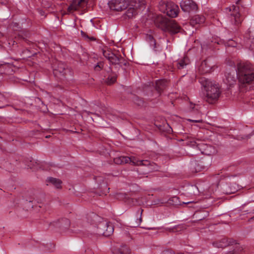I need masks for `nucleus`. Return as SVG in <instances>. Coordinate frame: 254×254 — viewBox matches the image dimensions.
I'll list each match as a JSON object with an SVG mask.
<instances>
[{
    "instance_id": "obj_1",
    "label": "nucleus",
    "mask_w": 254,
    "mask_h": 254,
    "mask_svg": "<svg viewBox=\"0 0 254 254\" xmlns=\"http://www.w3.org/2000/svg\"><path fill=\"white\" fill-rule=\"evenodd\" d=\"M236 72L242 92L254 89V67L252 64L248 62L237 64Z\"/></svg>"
},
{
    "instance_id": "obj_2",
    "label": "nucleus",
    "mask_w": 254,
    "mask_h": 254,
    "mask_svg": "<svg viewBox=\"0 0 254 254\" xmlns=\"http://www.w3.org/2000/svg\"><path fill=\"white\" fill-rule=\"evenodd\" d=\"M200 82L204 87L206 94L204 99L209 104H214L217 101L221 93L218 85L212 83L208 79L202 78Z\"/></svg>"
},
{
    "instance_id": "obj_3",
    "label": "nucleus",
    "mask_w": 254,
    "mask_h": 254,
    "mask_svg": "<svg viewBox=\"0 0 254 254\" xmlns=\"http://www.w3.org/2000/svg\"><path fill=\"white\" fill-rule=\"evenodd\" d=\"M156 26L171 34H175L180 32L181 27L174 20H170L163 16H158L156 20Z\"/></svg>"
},
{
    "instance_id": "obj_4",
    "label": "nucleus",
    "mask_w": 254,
    "mask_h": 254,
    "mask_svg": "<svg viewBox=\"0 0 254 254\" xmlns=\"http://www.w3.org/2000/svg\"><path fill=\"white\" fill-rule=\"evenodd\" d=\"M53 74L58 79L61 81L69 79L73 75V71L64 63L58 62L57 66L53 68Z\"/></svg>"
},
{
    "instance_id": "obj_5",
    "label": "nucleus",
    "mask_w": 254,
    "mask_h": 254,
    "mask_svg": "<svg viewBox=\"0 0 254 254\" xmlns=\"http://www.w3.org/2000/svg\"><path fill=\"white\" fill-rule=\"evenodd\" d=\"M158 8L160 11L170 17H176L179 12V7L172 1L161 0L158 5Z\"/></svg>"
},
{
    "instance_id": "obj_6",
    "label": "nucleus",
    "mask_w": 254,
    "mask_h": 254,
    "mask_svg": "<svg viewBox=\"0 0 254 254\" xmlns=\"http://www.w3.org/2000/svg\"><path fill=\"white\" fill-rule=\"evenodd\" d=\"M136 165L140 166L137 169L139 175H145L149 172L159 170V167L157 164L147 160H138L137 159Z\"/></svg>"
},
{
    "instance_id": "obj_7",
    "label": "nucleus",
    "mask_w": 254,
    "mask_h": 254,
    "mask_svg": "<svg viewBox=\"0 0 254 254\" xmlns=\"http://www.w3.org/2000/svg\"><path fill=\"white\" fill-rule=\"evenodd\" d=\"M168 85V81L166 79H160L156 81L155 84V90L157 92V95L154 96V98L159 97L161 93L165 90ZM143 92H149L148 93H144V95H147L151 97H154V96L152 93V88L149 86L145 85L143 87Z\"/></svg>"
},
{
    "instance_id": "obj_8",
    "label": "nucleus",
    "mask_w": 254,
    "mask_h": 254,
    "mask_svg": "<svg viewBox=\"0 0 254 254\" xmlns=\"http://www.w3.org/2000/svg\"><path fill=\"white\" fill-rule=\"evenodd\" d=\"M113 226L110 222L107 221H101L97 225L96 233L99 236L109 237L113 234Z\"/></svg>"
},
{
    "instance_id": "obj_9",
    "label": "nucleus",
    "mask_w": 254,
    "mask_h": 254,
    "mask_svg": "<svg viewBox=\"0 0 254 254\" xmlns=\"http://www.w3.org/2000/svg\"><path fill=\"white\" fill-rule=\"evenodd\" d=\"M145 0H132L129 3L130 6L126 12V15L128 18L132 17L137 14L136 10L144 7L146 4Z\"/></svg>"
},
{
    "instance_id": "obj_10",
    "label": "nucleus",
    "mask_w": 254,
    "mask_h": 254,
    "mask_svg": "<svg viewBox=\"0 0 254 254\" xmlns=\"http://www.w3.org/2000/svg\"><path fill=\"white\" fill-rule=\"evenodd\" d=\"M130 2V0H111L108 4L111 9L121 11L129 6Z\"/></svg>"
},
{
    "instance_id": "obj_11",
    "label": "nucleus",
    "mask_w": 254,
    "mask_h": 254,
    "mask_svg": "<svg viewBox=\"0 0 254 254\" xmlns=\"http://www.w3.org/2000/svg\"><path fill=\"white\" fill-rule=\"evenodd\" d=\"M203 154L211 155L216 153L215 147L211 145L201 142L195 144V146Z\"/></svg>"
},
{
    "instance_id": "obj_12",
    "label": "nucleus",
    "mask_w": 254,
    "mask_h": 254,
    "mask_svg": "<svg viewBox=\"0 0 254 254\" xmlns=\"http://www.w3.org/2000/svg\"><path fill=\"white\" fill-rule=\"evenodd\" d=\"M180 6L184 12H190L197 9V5L192 0H182L180 2Z\"/></svg>"
},
{
    "instance_id": "obj_13",
    "label": "nucleus",
    "mask_w": 254,
    "mask_h": 254,
    "mask_svg": "<svg viewBox=\"0 0 254 254\" xmlns=\"http://www.w3.org/2000/svg\"><path fill=\"white\" fill-rule=\"evenodd\" d=\"M239 7L235 5H233L232 6L229 8L230 11H233L230 14L231 22L232 24L236 26H239L243 20V19L240 15V14L237 11Z\"/></svg>"
},
{
    "instance_id": "obj_14",
    "label": "nucleus",
    "mask_w": 254,
    "mask_h": 254,
    "mask_svg": "<svg viewBox=\"0 0 254 254\" xmlns=\"http://www.w3.org/2000/svg\"><path fill=\"white\" fill-rule=\"evenodd\" d=\"M245 38L247 39L244 41L245 47L250 50H253L254 47V43L253 40L254 39V27H251L247 33L245 34Z\"/></svg>"
},
{
    "instance_id": "obj_15",
    "label": "nucleus",
    "mask_w": 254,
    "mask_h": 254,
    "mask_svg": "<svg viewBox=\"0 0 254 254\" xmlns=\"http://www.w3.org/2000/svg\"><path fill=\"white\" fill-rule=\"evenodd\" d=\"M137 158L134 157H129L128 156H120L117 157L114 159V162L117 165H123L128 163H131L132 164L136 165Z\"/></svg>"
},
{
    "instance_id": "obj_16",
    "label": "nucleus",
    "mask_w": 254,
    "mask_h": 254,
    "mask_svg": "<svg viewBox=\"0 0 254 254\" xmlns=\"http://www.w3.org/2000/svg\"><path fill=\"white\" fill-rule=\"evenodd\" d=\"M190 169L192 173H197L205 169V167L202 161L192 160L190 163Z\"/></svg>"
},
{
    "instance_id": "obj_17",
    "label": "nucleus",
    "mask_w": 254,
    "mask_h": 254,
    "mask_svg": "<svg viewBox=\"0 0 254 254\" xmlns=\"http://www.w3.org/2000/svg\"><path fill=\"white\" fill-rule=\"evenodd\" d=\"M112 57L109 60L112 64H119L121 66H126L127 62L120 55H116L114 53L111 54Z\"/></svg>"
},
{
    "instance_id": "obj_18",
    "label": "nucleus",
    "mask_w": 254,
    "mask_h": 254,
    "mask_svg": "<svg viewBox=\"0 0 254 254\" xmlns=\"http://www.w3.org/2000/svg\"><path fill=\"white\" fill-rule=\"evenodd\" d=\"M86 2V0H72L71 3L67 8V12L71 13L77 10L78 7H82Z\"/></svg>"
},
{
    "instance_id": "obj_19",
    "label": "nucleus",
    "mask_w": 254,
    "mask_h": 254,
    "mask_svg": "<svg viewBox=\"0 0 254 254\" xmlns=\"http://www.w3.org/2000/svg\"><path fill=\"white\" fill-rule=\"evenodd\" d=\"M212 65L208 63V60L203 61L198 67V71L200 74H203L210 72L212 68Z\"/></svg>"
},
{
    "instance_id": "obj_20",
    "label": "nucleus",
    "mask_w": 254,
    "mask_h": 254,
    "mask_svg": "<svg viewBox=\"0 0 254 254\" xmlns=\"http://www.w3.org/2000/svg\"><path fill=\"white\" fill-rule=\"evenodd\" d=\"M236 81V77L235 76V72L234 70L225 73V83L231 86L234 84Z\"/></svg>"
},
{
    "instance_id": "obj_21",
    "label": "nucleus",
    "mask_w": 254,
    "mask_h": 254,
    "mask_svg": "<svg viewBox=\"0 0 254 254\" xmlns=\"http://www.w3.org/2000/svg\"><path fill=\"white\" fill-rule=\"evenodd\" d=\"M167 203L169 205H178L180 204L179 198L176 196L170 197L168 200L162 199L158 200L157 204H165Z\"/></svg>"
},
{
    "instance_id": "obj_22",
    "label": "nucleus",
    "mask_w": 254,
    "mask_h": 254,
    "mask_svg": "<svg viewBox=\"0 0 254 254\" xmlns=\"http://www.w3.org/2000/svg\"><path fill=\"white\" fill-rule=\"evenodd\" d=\"M70 222L68 219L62 218L55 223V225L60 227L63 230H65L70 226Z\"/></svg>"
},
{
    "instance_id": "obj_23",
    "label": "nucleus",
    "mask_w": 254,
    "mask_h": 254,
    "mask_svg": "<svg viewBox=\"0 0 254 254\" xmlns=\"http://www.w3.org/2000/svg\"><path fill=\"white\" fill-rule=\"evenodd\" d=\"M113 254H129L130 250L126 245H122L120 248L112 249Z\"/></svg>"
},
{
    "instance_id": "obj_24",
    "label": "nucleus",
    "mask_w": 254,
    "mask_h": 254,
    "mask_svg": "<svg viewBox=\"0 0 254 254\" xmlns=\"http://www.w3.org/2000/svg\"><path fill=\"white\" fill-rule=\"evenodd\" d=\"M32 196L28 201L29 202H37L38 203H41L44 199V195L43 193H39L38 192L32 193Z\"/></svg>"
},
{
    "instance_id": "obj_25",
    "label": "nucleus",
    "mask_w": 254,
    "mask_h": 254,
    "mask_svg": "<svg viewBox=\"0 0 254 254\" xmlns=\"http://www.w3.org/2000/svg\"><path fill=\"white\" fill-rule=\"evenodd\" d=\"M129 97L134 104H136L137 106H143L145 104L143 99L135 94L131 93Z\"/></svg>"
},
{
    "instance_id": "obj_26",
    "label": "nucleus",
    "mask_w": 254,
    "mask_h": 254,
    "mask_svg": "<svg viewBox=\"0 0 254 254\" xmlns=\"http://www.w3.org/2000/svg\"><path fill=\"white\" fill-rule=\"evenodd\" d=\"M145 39L147 42L149 43L150 46L153 48L154 51H158V47L159 46V45L157 44L156 40L152 35L150 34H146Z\"/></svg>"
},
{
    "instance_id": "obj_27",
    "label": "nucleus",
    "mask_w": 254,
    "mask_h": 254,
    "mask_svg": "<svg viewBox=\"0 0 254 254\" xmlns=\"http://www.w3.org/2000/svg\"><path fill=\"white\" fill-rule=\"evenodd\" d=\"M205 18L204 16L196 15L193 16L190 20L191 25L200 24L204 22Z\"/></svg>"
},
{
    "instance_id": "obj_28",
    "label": "nucleus",
    "mask_w": 254,
    "mask_h": 254,
    "mask_svg": "<svg viewBox=\"0 0 254 254\" xmlns=\"http://www.w3.org/2000/svg\"><path fill=\"white\" fill-rule=\"evenodd\" d=\"M190 60L187 56H185L183 58L178 60L177 62V67L178 69H183L186 65L190 64Z\"/></svg>"
},
{
    "instance_id": "obj_29",
    "label": "nucleus",
    "mask_w": 254,
    "mask_h": 254,
    "mask_svg": "<svg viewBox=\"0 0 254 254\" xmlns=\"http://www.w3.org/2000/svg\"><path fill=\"white\" fill-rule=\"evenodd\" d=\"M46 182L53 185L57 189L61 188L62 181L60 179L49 177L47 178Z\"/></svg>"
},
{
    "instance_id": "obj_30",
    "label": "nucleus",
    "mask_w": 254,
    "mask_h": 254,
    "mask_svg": "<svg viewBox=\"0 0 254 254\" xmlns=\"http://www.w3.org/2000/svg\"><path fill=\"white\" fill-rule=\"evenodd\" d=\"M117 78V74L114 72H111L106 79V82L108 85H111L116 81Z\"/></svg>"
},
{
    "instance_id": "obj_31",
    "label": "nucleus",
    "mask_w": 254,
    "mask_h": 254,
    "mask_svg": "<svg viewBox=\"0 0 254 254\" xmlns=\"http://www.w3.org/2000/svg\"><path fill=\"white\" fill-rule=\"evenodd\" d=\"M42 5L44 8L51 9V10H54L56 7L55 4L49 0H43Z\"/></svg>"
},
{
    "instance_id": "obj_32",
    "label": "nucleus",
    "mask_w": 254,
    "mask_h": 254,
    "mask_svg": "<svg viewBox=\"0 0 254 254\" xmlns=\"http://www.w3.org/2000/svg\"><path fill=\"white\" fill-rule=\"evenodd\" d=\"M184 139H187L188 141L186 142V144L188 145H190L191 146H195L196 144V142L195 141L194 138L192 137L190 135L185 134L183 136Z\"/></svg>"
},
{
    "instance_id": "obj_33",
    "label": "nucleus",
    "mask_w": 254,
    "mask_h": 254,
    "mask_svg": "<svg viewBox=\"0 0 254 254\" xmlns=\"http://www.w3.org/2000/svg\"><path fill=\"white\" fill-rule=\"evenodd\" d=\"M165 229L170 232H179L184 229V226L182 225H178L172 228H165Z\"/></svg>"
},
{
    "instance_id": "obj_34",
    "label": "nucleus",
    "mask_w": 254,
    "mask_h": 254,
    "mask_svg": "<svg viewBox=\"0 0 254 254\" xmlns=\"http://www.w3.org/2000/svg\"><path fill=\"white\" fill-rule=\"evenodd\" d=\"M236 254H242L247 251V248L240 245H236L233 249Z\"/></svg>"
},
{
    "instance_id": "obj_35",
    "label": "nucleus",
    "mask_w": 254,
    "mask_h": 254,
    "mask_svg": "<svg viewBox=\"0 0 254 254\" xmlns=\"http://www.w3.org/2000/svg\"><path fill=\"white\" fill-rule=\"evenodd\" d=\"M143 211V210L142 209L139 208L136 212L137 217L138 216H139V218L138 219L137 218H136V224L132 226L133 227H138L140 225L141 222H142L141 215H142Z\"/></svg>"
},
{
    "instance_id": "obj_36",
    "label": "nucleus",
    "mask_w": 254,
    "mask_h": 254,
    "mask_svg": "<svg viewBox=\"0 0 254 254\" xmlns=\"http://www.w3.org/2000/svg\"><path fill=\"white\" fill-rule=\"evenodd\" d=\"M104 63L103 62H98L96 65L94 66V70L96 71H99L103 68Z\"/></svg>"
},
{
    "instance_id": "obj_37",
    "label": "nucleus",
    "mask_w": 254,
    "mask_h": 254,
    "mask_svg": "<svg viewBox=\"0 0 254 254\" xmlns=\"http://www.w3.org/2000/svg\"><path fill=\"white\" fill-rule=\"evenodd\" d=\"M227 40V41L226 44L227 46L232 47H236L237 46V42L231 39H229Z\"/></svg>"
},
{
    "instance_id": "obj_38",
    "label": "nucleus",
    "mask_w": 254,
    "mask_h": 254,
    "mask_svg": "<svg viewBox=\"0 0 254 254\" xmlns=\"http://www.w3.org/2000/svg\"><path fill=\"white\" fill-rule=\"evenodd\" d=\"M81 34L82 37L85 38V39H87L88 40H89L90 41H95L96 40V39L94 37H93V36L89 37L85 32H84L82 31H81Z\"/></svg>"
},
{
    "instance_id": "obj_39",
    "label": "nucleus",
    "mask_w": 254,
    "mask_h": 254,
    "mask_svg": "<svg viewBox=\"0 0 254 254\" xmlns=\"http://www.w3.org/2000/svg\"><path fill=\"white\" fill-rule=\"evenodd\" d=\"M213 245L215 247L223 248L227 246V243L223 244L222 242H215L213 243Z\"/></svg>"
},
{
    "instance_id": "obj_40",
    "label": "nucleus",
    "mask_w": 254,
    "mask_h": 254,
    "mask_svg": "<svg viewBox=\"0 0 254 254\" xmlns=\"http://www.w3.org/2000/svg\"><path fill=\"white\" fill-rule=\"evenodd\" d=\"M220 242H222L223 244H225L227 243V246L229 245H232L234 243V241L233 240L230 239L229 240L227 238L222 239Z\"/></svg>"
},
{
    "instance_id": "obj_41",
    "label": "nucleus",
    "mask_w": 254,
    "mask_h": 254,
    "mask_svg": "<svg viewBox=\"0 0 254 254\" xmlns=\"http://www.w3.org/2000/svg\"><path fill=\"white\" fill-rule=\"evenodd\" d=\"M113 53L110 51H103V56L107 59L108 60H110L111 57H112L111 54H113Z\"/></svg>"
},
{
    "instance_id": "obj_42",
    "label": "nucleus",
    "mask_w": 254,
    "mask_h": 254,
    "mask_svg": "<svg viewBox=\"0 0 254 254\" xmlns=\"http://www.w3.org/2000/svg\"><path fill=\"white\" fill-rule=\"evenodd\" d=\"M161 254H175V252L171 249H167L163 251Z\"/></svg>"
},
{
    "instance_id": "obj_43",
    "label": "nucleus",
    "mask_w": 254,
    "mask_h": 254,
    "mask_svg": "<svg viewBox=\"0 0 254 254\" xmlns=\"http://www.w3.org/2000/svg\"><path fill=\"white\" fill-rule=\"evenodd\" d=\"M188 121L192 123H202L203 122L202 120L201 119L197 120L189 119Z\"/></svg>"
},
{
    "instance_id": "obj_44",
    "label": "nucleus",
    "mask_w": 254,
    "mask_h": 254,
    "mask_svg": "<svg viewBox=\"0 0 254 254\" xmlns=\"http://www.w3.org/2000/svg\"><path fill=\"white\" fill-rule=\"evenodd\" d=\"M84 112L86 113L87 115L94 114V115H97V116H99V115L98 114L94 113L93 112H90V111H86V110H84Z\"/></svg>"
},
{
    "instance_id": "obj_45",
    "label": "nucleus",
    "mask_w": 254,
    "mask_h": 254,
    "mask_svg": "<svg viewBox=\"0 0 254 254\" xmlns=\"http://www.w3.org/2000/svg\"><path fill=\"white\" fill-rule=\"evenodd\" d=\"M40 14L42 16L45 15V12L41 9H40L38 10Z\"/></svg>"
},
{
    "instance_id": "obj_46",
    "label": "nucleus",
    "mask_w": 254,
    "mask_h": 254,
    "mask_svg": "<svg viewBox=\"0 0 254 254\" xmlns=\"http://www.w3.org/2000/svg\"><path fill=\"white\" fill-rule=\"evenodd\" d=\"M8 1V0H0V2L1 3H6Z\"/></svg>"
},
{
    "instance_id": "obj_47",
    "label": "nucleus",
    "mask_w": 254,
    "mask_h": 254,
    "mask_svg": "<svg viewBox=\"0 0 254 254\" xmlns=\"http://www.w3.org/2000/svg\"><path fill=\"white\" fill-rule=\"evenodd\" d=\"M225 254H235V252L234 251V250H233L232 251H229Z\"/></svg>"
},
{
    "instance_id": "obj_48",
    "label": "nucleus",
    "mask_w": 254,
    "mask_h": 254,
    "mask_svg": "<svg viewBox=\"0 0 254 254\" xmlns=\"http://www.w3.org/2000/svg\"><path fill=\"white\" fill-rule=\"evenodd\" d=\"M3 37V34L2 33L0 32V39ZM0 47H1V45L0 44Z\"/></svg>"
},
{
    "instance_id": "obj_49",
    "label": "nucleus",
    "mask_w": 254,
    "mask_h": 254,
    "mask_svg": "<svg viewBox=\"0 0 254 254\" xmlns=\"http://www.w3.org/2000/svg\"><path fill=\"white\" fill-rule=\"evenodd\" d=\"M98 178H98V177H94V179L95 180H96Z\"/></svg>"
},
{
    "instance_id": "obj_50",
    "label": "nucleus",
    "mask_w": 254,
    "mask_h": 254,
    "mask_svg": "<svg viewBox=\"0 0 254 254\" xmlns=\"http://www.w3.org/2000/svg\"><path fill=\"white\" fill-rule=\"evenodd\" d=\"M253 219H254V217H252V218L250 219V220H253Z\"/></svg>"
},
{
    "instance_id": "obj_51",
    "label": "nucleus",
    "mask_w": 254,
    "mask_h": 254,
    "mask_svg": "<svg viewBox=\"0 0 254 254\" xmlns=\"http://www.w3.org/2000/svg\"><path fill=\"white\" fill-rule=\"evenodd\" d=\"M184 254L183 253H180V254Z\"/></svg>"
},
{
    "instance_id": "obj_52",
    "label": "nucleus",
    "mask_w": 254,
    "mask_h": 254,
    "mask_svg": "<svg viewBox=\"0 0 254 254\" xmlns=\"http://www.w3.org/2000/svg\"><path fill=\"white\" fill-rule=\"evenodd\" d=\"M0 108H1V107H0Z\"/></svg>"
}]
</instances>
